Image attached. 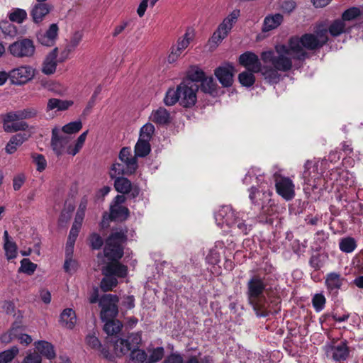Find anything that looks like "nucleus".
I'll return each mask as SVG.
<instances>
[{"label":"nucleus","instance_id":"f257e3e1","mask_svg":"<svg viewBox=\"0 0 363 363\" xmlns=\"http://www.w3.org/2000/svg\"><path fill=\"white\" fill-rule=\"evenodd\" d=\"M328 42L327 30L319 27L315 34H304L301 37L291 38L286 45H277L274 50L264 51L261 54L264 63H271L272 67L264 66L262 76L269 83L275 84L280 80V72H289L298 68L297 62L308 57V50L322 48Z\"/></svg>","mask_w":363,"mask_h":363},{"label":"nucleus","instance_id":"f03ea898","mask_svg":"<svg viewBox=\"0 0 363 363\" xmlns=\"http://www.w3.org/2000/svg\"><path fill=\"white\" fill-rule=\"evenodd\" d=\"M243 213H236L230 206H222L215 214L218 226H226L229 231L235 235H246L251 230L252 225L245 218Z\"/></svg>","mask_w":363,"mask_h":363},{"label":"nucleus","instance_id":"7ed1b4c3","mask_svg":"<svg viewBox=\"0 0 363 363\" xmlns=\"http://www.w3.org/2000/svg\"><path fill=\"white\" fill-rule=\"evenodd\" d=\"M118 297L112 294L104 295L99 299V306L101 308V318L103 321L106 320L104 330L109 336L118 334L122 328L119 320H111L118 314Z\"/></svg>","mask_w":363,"mask_h":363},{"label":"nucleus","instance_id":"20e7f679","mask_svg":"<svg viewBox=\"0 0 363 363\" xmlns=\"http://www.w3.org/2000/svg\"><path fill=\"white\" fill-rule=\"evenodd\" d=\"M249 192V198L251 201L255 204L261 205L263 213L269 216L267 218L266 222L272 223L273 218L271 216L273 215L274 209L272 202V191L269 181L262 179V182L257 186L252 184Z\"/></svg>","mask_w":363,"mask_h":363},{"label":"nucleus","instance_id":"39448f33","mask_svg":"<svg viewBox=\"0 0 363 363\" xmlns=\"http://www.w3.org/2000/svg\"><path fill=\"white\" fill-rule=\"evenodd\" d=\"M327 162L325 160L313 162L307 161L305 164V169L303 172V179L306 186V191L313 190L318 188L326 189L325 184L322 185V175L325 168Z\"/></svg>","mask_w":363,"mask_h":363},{"label":"nucleus","instance_id":"423d86ee","mask_svg":"<svg viewBox=\"0 0 363 363\" xmlns=\"http://www.w3.org/2000/svg\"><path fill=\"white\" fill-rule=\"evenodd\" d=\"M126 240V235L122 230H116L106 240L104 255L112 261L121 259L123 255L122 244Z\"/></svg>","mask_w":363,"mask_h":363},{"label":"nucleus","instance_id":"0eeeda50","mask_svg":"<svg viewBox=\"0 0 363 363\" xmlns=\"http://www.w3.org/2000/svg\"><path fill=\"white\" fill-rule=\"evenodd\" d=\"M240 13V10L235 9L223 20L213 33L211 38V43L218 45L228 35L236 23Z\"/></svg>","mask_w":363,"mask_h":363},{"label":"nucleus","instance_id":"6e6552de","mask_svg":"<svg viewBox=\"0 0 363 363\" xmlns=\"http://www.w3.org/2000/svg\"><path fill=\"white\" fill-rule=\"evenodd\" d=\"M199 85L191 81H183L179 84V104L184 108H191L197 101Z\"/></svg>","mask_w":363,"mask_h":363},{"label":"nucleus","instance_id":"1a4fd4ad","mask_svg":"<svg viewBox=\"0 0 363 363\" xmlns=\"http://www.w3.org/2000/svg\"><path fill=\"white\" fill-rule=\"evenodd\" d=\"M72 135H65L62 134L60 128H54L52 130L51 146L57 155H61L64 153L71 155L69 149L73 148Z\"/></svg>","mask_w":363,"mask_h":363},{"label":"nucleus","instance_id":"9d476101","mask_svg":"<svg viewBox=\"0 0 363 363\" xmlns=\"http://www.w3.org/2000/svg\"><path fill=\"white\" fill-rule=\"evenodd\" d=\"M8 50L13 57L23 58L33 56L35 48L31 40L23 38L11 43Z\"/></svg>","mask_w":363,"mask_h":363},{"label":"nucleus","instance_id":"9b49d317","mask_svg":"<svg viewBox=\"0 0 363 363\" xmlns=\"http://www.w3.org/2000/svg\"><path fill=\"white\" fill-rule=\"evenodd\" d=\"M3 128L7 133H13L19 130H26L28 124L21 121L19 111H11L2 116Z\"/></svg>","mask_w":363,"mask_h":363},{"label":"nucleus","instance_id":"f8f14e48","mask_svg":"<svg viewBox=\"0 0 363 363\" xmlns=\"http://www.w3.org/2000/svg\"><path fill=\"white\" fill-rule=\"evenodd\" d=\"M35 69L30 65H22L9 72L11 82L15 85H23L33 79Z\"/></svg>","mask_w":363,"mask_h":363},{"label":"nucleus","instance_id":"ddd939ff","mask_svg":"<svg viewBox=\"0 0 363 363\" xmlns=\"http://www.w3.org/2000/svg\"><path fill=\"white\" fill-rule=\"evenodd\" d=\"M277 192L285 200L292 199L295 196V186L292 180L288 177L275 175Z\"/></svg>","mask_w":363,"mask_h":363},{"label":"nucleus","instance_id":"4468645a","mask_svg":"<svg viewBox=\"0 0 363 363\" xmlns=\"http://www.w3.org/2000/svg\"><path fill=\"white\" fill-rule=\"evenodd\" d=\"M266 287L262 279L259 276L252 277L247 283V296L250 303H255L256 300L264 296L263 293Z\"/></svg>","mask_w":363,"mask_h":363},{"label":"nucleus","instance_id":"2eb2a0df","mask_svg":"<svg viewBox=\"0 0 363 363\" xmlns=\"http://www.w3.org/2000/svg\"><path fill=\"white\" fill-rule=\"evenodd\" d=\"M326 352L328 357L334 361L345 360L349 355V349L345 341L333 342L326 347Z\"/></svg>","mask_w":363,"mask_h":363},{"label":"nucleus","instance_id":"dca6fc26","mask_svg":"<svg viewBox=\"0 0 363 363\" xmlns=\"http://www.w3.org/2000/svg\"><path fill=\"white\" fill-rule=\"evenodd\" d=\"M319 27H322L327 30V38H328V33L333 37H337L342 33L350 32L352 26L351 24H348L341 18H337L333 21L328 28H326L323 24L318 25L313 34H315L316 30Z\"/></svg>","mask_w":363,"mask_h":363},{"label":"nucleus","instance_id":"f3484780","mask_svg":"<svg viewBox=\"0 0 363 363\" xmlns=\"http://www.w3.org/2000/svg\"><path fill=\"white\" fill-rule=\"evenodd\" d=\"M53 6L45 1H37L31 6L30 15L35 23H41L52 11Z\"/></svg>","mask_w":363,"mask_h":363},{"label":"nucleus","instance_id":"a211bd4d","mask_svg":"<svg viewBox=\"0 0 363 363\" xmlns=\"http://www.w3.org/2000/svg\"><path fill=\"white\" fill-rule=\"evenodd\" d=\"M235 70L230 64H225L215 69V76L224 87H229L233 84V76Z\"/></svg>","mask_w":363,"mask_h":363},{"label":"nucleus","instance_id":"6ab92c4d","mask_svg":"<svg viewBox=\"0 0 363 363\" xmlns=\"http://www.w3.org/2000/svg\"><path fill=\"white\" fill-rule=\"evenodd\" d=\"M240 64L246 67L249 71L262 74V68L258 57L250 52H245L239 57Z\"/></svg>","mask_w":363,"mask_h":363},{"label":"nucleus","instance_id":"aec40b11","mask_svg":"<svg viewBox=\"0 0 363 363\" xmlns=\"http://www.w3.org/2000/svg\"><path fill=\"white\" fill-rule=\"evenodd\" d=\"M59 28L56 23L51 24L45 32H40L37 35L38 41L44 46L51 47L56 41Z\"/></svg>","mask_w":363,"mask_h":363},{"label":"nucleus","instance_id":"412c9836","mask_svg":"<svg viewBox=\"0 0 363 363\" xmlns=\"http://www.w3.org/2000/svg\"><path fill=\"white\" fill-rule=\"evenodd\" d=\"M256 314L259 317H266L269 314L276 313L279 308H274V306L269 303L264 296L260 297L256 300L255 303H250Z\"/></svg>","mask_w":363,"mask_h":363},{"label":"nucleus","instance_id":"4be33fe9","mask_svg":"<svg viewBox=\"0 0 363 363\" xmlns=\"http://www.w3.org/2000/svg\"><path fill=\"white\" fill-rule=\"evenodd\" d=\"M345 281V279L340 274L331 272L326 275L325 284L330 293L337 294Z\"/></svg>","mask_w":363,"mask_h":363},{"label":"nucleus","instance_id":"5701e85b","mask_svg":"<svg viewBox=\"0 0 363 363\" xmlns=\"http://www.w3.org/2000/svg\"><path fill=\"white\" fill-rule=\"evenodd\" d=\"M119 159L125 165L127 174H130L135 172L138 168L137 160L135 157L132 156L130 148H122L119 153Z\"/></svg>","mask_w":363,"mask_h":363},{"label":"nucleus","instance_id":"b1692460","mask_svg":"<svg viewBox=\"0 0 363 363\" xmlns=\"http://www.w3.org/2000/svg\"><path fill=\"white\" fill-rule=\"evenodd\" d=\"M58 53L57 48H54L45 57L42 65V72L46 75H50L55 72L58 60H57Z\"/></svg>","mask_w":363,"mask_h":363},{"label":"nucleus","instance_id":"393cba45","mask_svg":"<svg viewBox=\"0 0 363 363\" xmlns=\"http://www.w3.org/2000/svg\"><path fill=\"white\" fill-rule=\"evenodd\" d=\"M114 187L118 192L123 194L131 192L133 197L139 194V189L137 186H133L130 181L125 177L117 178L114 182Z\"/></svg>","mask_w":363,"mask_h":363},{"label":"nucleus","instance_id":"a878e982","mask_svg":"<svg viewBox=\"0 0 363 363\" xmlns=\"http://www.w3.org/2000/svg\"><path fill=\"white\" fill-rule=\"evenodd\" d=\"M150 120L160 125L168 124L171 122V113L164 107H160L152 111Z\"/></svg>","mask_w":363,"mask_h":363},{"label":"nucleus","instance_id":"bb28decb","mask_svg":"<svg viewBox=\"0 0 363 363\" xmlns=\"http://www.w3.org/2000/svg\"><path fill=\"white\" fill-rule=\"evenodd\" d=\"M73 104L74 102L72 100H61L59 99L52 98L48 100L45 111L46 112L52 111H63L67 110Z\"/></svg>","mask_w":363,"mask_h":363},{"label":"nucleus","instance_id":"cd10ccee","mask_svg":"<svg viewBox=\"0 0 363 363\" xmlns=\"http://www.w3.org/2000/svg\"><path fill=\"white\" fill-rule=\"evenodd\" d=\"M30 137V133H23L13 135L6 146V152L8 154L13 153L25 141Z\"/></svg>","mask_w":363,"mask_h":363},{"label":"nucleus","instance_id":"c85d7f7f","mask_svg":"<svg viewBox=\"0 0 363 363\" xmlns=\"http://www.w3.org/2000/svg\"><path fill=\"white\" fill-rule=\"evenodd\" d=\"M102 271L104 276L115 275L118 277H125L127 275L128 269L125 265L116 262L108 264Z\"/></svg>","mask_w":363,"mask_h":363},{"label":"nucleus","instance_id":"c756f323","mask_svg":"<svg viewBox=\"0 0 363 363\" xmlns=\"http://www.w3.org/2000/svg\"><path fill=\"white\" fill-rule=\"evenodd\" d=\"M77 323V316L74 311L72 308H65L60 316V323L67 329H72Z\"/></svg>","mask_w":363,"mask_h":363},{"label":"nucleus","instance_id":"7c9ffc66","mask_svg":"<svg viewBox=\"0 0 363 363\" xmlns=\"http://www.w3.org/2000/svg\"><path fill=\"white\" fill-rule=\"evenodd\" d=\"M35 347L38 352L49 359H53L55 357L53 345L47 341L35 342Z\"/></svg>","mask_w":363,"mask_h":363},{"label":"nucleus","instance_id":"2f4dec72","mask_svg":"<svg viewBox=\"0 0 363 363\" xmlns=\"http://www.w3.org/2000/svg\"><path fill=\"white\" fill-rule=\"evenodd\" d=\"M283 21V16L280 13L269 15L264 20V31H269L277 28Z\"/></svg>","mask_w":363,"mask_h":363},{"label":"nucleus","instance_id":"473e14b6","mask_svg":"<svg viewBox=\"0 0 363 363\" xmlns=\"http://www.w3.org/2000/svg\"><path fill=\"white\" fill-rule=\"evenodd\" d=\"M260 169L257 168L250 169L245 174L243 179V183L248 185L252 183H256L255 186L259 184L262 179H265L264 176L260 173Z\"/></svg>","mask_w":363,"mask_h":363},{"label":"nucleus","instance_id":"72a5a7b5","mask_svg":"<svg viewBox=\"0 0 363 363\" xmlns=\"http://www.w3.org/2000/svg\"><path fill=\"white\" fill-rule=\"evenodd\" d=\"M114 353L118 357L125 355L128 352L132 350L131 344L125 339L118 338L113 342Z\"/></svg>","mask_w":363,"mask_h":363},{"label":"nucleus","instance_id":"f704fd0d","mask_svg":"<svg viewBox=\"0 0 363 363\" xmlns=\"http://www.w3.org/2000/svg\"><path fill=\"white\" fill-rule=\"evenodd\" d=\"M128 216V209L121 205H111L110 216L114 220H124Z\"/></svg>","mask_w":363,"mask_h":363},{"label":"nucleus","instance_id":"c9c22d12","mask_svg":"<svg viewBox=\"0 0 363 363\" xmlns=\"http://www.w3.org/2000/svg\"><path fill=\"white\" fill-rule=\"evenodd\" d=\"M27 16L26 11L19 8L12 9L8 13L10 21L17 23H22L27 18Z\"/></svg>","mask_w":363,"mask_h":363},{"label":"nucleus","instance_id":"e433bc0d","mask_svg":"<svg viewBox=\"0 0 363 363\" xmlns=\"http://www.w3.org/2000/svg\"><path fill=\"white\" fill-rule=\"evenodd\" d=\"M194 30L191 28L187 29L184 36L179 39L177 44L175 46L177 48V50L183 52L189 46L190 42L194 39Z\"/></svg>","mask_w":363,"mask_h":363},{"label":"nucleus","instance_id":"4c0bfd02","mask_svg":"<svg viewBox=\"0 0 363 363\" xmlns=\"http://www.w3.org/2000/svg\"><path fill=\"white\" fill-rule=\"evenodd\" d=\"M150 142L138 139L135 146V154L137 157H143L147 155L150 152Z\"/></svg>","mask_w":363,"mask_h":363},{"label":"nucleus","instance_id":"58836bf2","mask_svg":"<svg viewBox=\"0 0 363 363\" xmlns=\"http://www.w3.org/2000/svg\"><path fill=\"white\" fill-rule=\"evenodd\" d=\"M177 102L179 104V85L176 89H169L164 98V103L167 106H173Z\"/></svg>","mask_w":363,"mask_h":363},{"label":"nucleus","instance_id":"ea45409f","mask_svg":"<svg viewBox=\"0 0 363 363\" xmlns=\"http://www.w3.org/2000/svg\"><path fill=\"white\" fill-rule=\"evenodd\" d=\"M0 30L5 37L14 38L18 35L17 28L7 21L0 22Z\"/></svg>","mask_w":363,"mask_h":363},{"label":"nucleus","instance_id":"a19ab883","mask_svg":"<svg viewBox=\"0 0 363 363\" xmlns=\"http://www.w3.org/2000/svg\"><path fill=\"white\" fill-rule=\"evenodd\" d=\"M205 77V73L198 67L193 66L187 72V79L185 81H191L196 84Z\"/></svg>","mask_w":363,"mask_h":363},{"label":"nucleus","instance_id":"79ce46f5","mask_svg":"<svg viewBox=\"0 0 363 363\" xmlns=\"http://www.w3.org/2000/svg\"><path fill=\"white\" fill-rule=\"evenodd\" d=\"M82 128V123L80 121H76L65 125L60 130L63 135H71L79 132Z\"/></svg>","mask_w":363,"mask_h":363},{"label":"nucleus","instance_id":"37998d69","mask_svg":"<svg viewBox=\"0 0 363 363\" xmlns=\"http://www.w3.org/2000/svg\"><path fill=\"white\" fill-rule=\"evenodd\" d=\"M339 247L341 251L346 253H350L354 250L357 247V244L353 238L347 237L340 240Z\"/></svg>","mask_w":363,"mask_h":363},{"label":"nucleus","instance_id":"c03bdc74","mask_svg":"<svg viewBox=\"0 0 363 363\" xmlns=\"http://www.w3.org/2000/svg\"><path fill=\"white\" fill-rule=\"evenodd\" d=\"M129 363H144L147 362V354L143 350L138 348L130 350Z\"/></svg>","mask_w":363,"mask_h":363},{"label":"nucleus","instance_id":"a18cd8bd","mask_svg":"<svg viewBox=\"0 0 363 363\" xmlns=\"http://www.w3.org/2000/svg\"><path fill=\"white\" fill-rule=\"evenodd\" d=\"M18 347L13 346L11 348L0 352V363H9L18 354Z\"/></svg>","mask_w":363,"mask_h":363},{"label":"nucleus","instance_id":"49530a36","mask_svg":"<svg viewBox=\"0 0 363 363\" xmlns=\"http://www.w3.org/2000/svg\"><path fill=\"white\" fill-rule=\"evenodd\" d=\"M155 126L151 123H147L140 130L139 139L150 142L154 133Z\"/></svg>","mask_w":363,"mask_h":363},{"label":"nucleus","instance_id":"de8ad7c7","mask_svg":"<svg viewBox=\"0 0 363 363\" xmlns=\"http://www.w3.org/2000/svg\"><path fill=\"white\" fill-rule=\"evenodd\" d=\"M201 82V89L203 92L211 95H213L216 92V84L211 77H204Z\"/></svg>","mask_w":363,"mask_h":363},{"label":"nucleus","instance_id":"09e8293b","mask_svg":"<svg viewBox=\"0 0 363 363\" xmlns=\"http://www.w3.org/2000/svg\"><path fill=\"white\" fill-rule=\"evenodd\" d=\"M361 15V11L357 7H351L345 10L342 16L341 19L347 22L348 24H351V21L354 20Z\"/></svg>","mask_w":363,"mask_h":363},{"label":"nucleus","instance_id":"8fccbe9b","mask_svg":"<svg viewBox=\"0 0 363 363\" xmlns=\"http://www.w3.org/2000/svg\"><path fill=\"white\" fill-rule=\"evenodd\" d=\"M118 284V281L116 278L113 277L112 275H106L101 280L100 287L104 291H109L113 289V288L116 287Z\"/></svg>","mask_w":363,"mask_h":363},{"label":"nucleus","instance_id":"3c124183","mask_svg":"<svg viewBox=\"0 0 363 363\" xmlns=\"http://www.w3.org/2000/svg\"><path fill=\"white\" fill-rule=\"evenodd\" d=\"M238 79L242 86L250 87L255 83V77L253 72L245 71L239 74Z\"/></svg>","mask_w":363,"mask_h":363},{"label":"nucleus","instance_id":"603ef678","mask_svg":"<svg viewBox=\"0 0 363 363\" xmlns=\"http://www.w3.org/2000/svg\"><path fill=\"white\" fill-rule=\"evenodd\" d=\"M87 134L88 130L84 131L78 137L75 142L72 143L73 148L69 150V152L71 153V155L74 156L82 148L84 143L86 140Z\"/></svg>","mask_w":363,"mask_h":363},{"label":"nucleus","instance_id":"864d4df0","mask_svg":"<svg viewBox=\"0 0 363 363\" xmlns=\"http://www.w3.org/2000/svg\"><path fill=\"white\" fill-rule=\"evenodd\" d=\"M124 174L127 173L126 168L125 169L123 165L118 162H115L111 165L109 170V175L111 179H115L116 180L117 178L121 177V176Z\"/></svg>","mask_w":363,"mask_h":363},{"label":"nucleus","instance_id":"5fc2aeb1","mask_svg":"<svg viewBox=\"0 0 363 363\" xmlns=\"http://www.w3.org/2000/svg\"><path fill=\"white\" fill-rule=\"evenodd\" d=\"M5 255L8 259H14L17 255V246L14 242H5L4 245Z\"/></svg>","mask_w":363,"mask_h":363},{"label":"nucleus","instance_id":"6e6d98bb","mask_svg":"<svg viewBox=\"0 0 363 363\" xmlns=\"http://www.w3.org/2000/svg\"><path fill=\"white\" fill-rule=\"evenodd\" d=\"M20 113V118L21 121L25 119H31L37 116L38 111L35 107H27L23 109L18 110Z\"/></svg>","mask_w":363,"mask_h":363},{"label":"nucleus","instance_id":"4d7b16f0","mask_svg":"<svg viewBox=\"0 0 363 363\" xmlns=\"http://www.w3.org/2000/svg\"><path fill=\"white\" fill-rule=\"evenodd\" d=\"M37 265L28 259H23L21 262L20 270L28 274H32L36 269Z\"/></svg>","mask_w":363,"mask_h":363},{"label":"nucleus","instance_id":"13d9d810","mask_svg":"<svg viewBox=\"0 0 363 363\" xmlns=\"http://www.w3.org/2000/svg\"><path fill=\"white\" fill-rule=\"evenodd\" d=\"M77 267L78 264L72 258V255H66V259L64 264V269L65 272L72 274L77 271Z\"/></svg>","mask_w":363,"mask_h":363},{"label":"nucleus","instance_id":"bf43d9fd","mask_svg":"<svg viewBox=\"0 0 363 363\" xmlns=\"http://www.w3.org/2000/svg\"><path fill=\"white\" fill-rule=\"evenodd\" d=\"M164 356L163 347H157L154 349L150 356L147 357V363H154L160 361Z\"/></svg>","mask_w":363,"mask_h":363},{"label":"nucleus","instance_id":"052dcab7","mask_svg":"<svg viewBox=\"0 0 363 363\" xmlns=\"http://www.w3.org/2000/svg\"><path fill=\"white\" fill-rule=\"evenodd\" d=\"M312 303L315 311H320L325 306V298L322 294H317L313 297Z\"/></svg>","mask_w":363,"mask_h":363},{"label":"nucleus","instance_id":"680f3d73","mask_svg":"<svg viewBox=\"0 0 363 363\" xmlns=\"http://www.w3.org/2000/svg\"><path fill=\"white\" fill-rule=\"evenodd\" d=\"M87 202L86 200H82L79 206V208L77 210V212L76 213L74 221L75 223H79L80 225L82 224L84 215H85V211L86 208Z\"/></svg>","mask_w":363,"mask_h":363},{"label":"nucleus","instance_id":"e2e57ef3","mask_svg":"<svg viewBox=\"0 0 363 363\" xmlns=\"http://www.w3.org/2000/svg\"><path fill=\"white\" fill-rule=\"evenodd\" d=\"M32 158L37 166L38 171L42 172L45 169L47 162L45 157L42 155L33 154Z\"/></svg>","mask_w":363,"mask_h":363},{"label":"nucleus","instance_id":"0e129e2a","mask_svg":"<svg viewBox=\"0 0 363 363\" xmlns=\"http://www.w3.org/2000/svg\"><path fill=\"white\" fill-rule=\"evenodd\" d=\"M41 356L37 352H30L26 354L21 363H41Z\"/></svg>","mask_w":363,"mask_h":363},{"label":"nucleus","instance_id":"69168bd1","mask_svg":"<svg viewBox=\"0 0 363 363\" xmlns=\"http://www.w3.org/2000/svg\"><path fill=\"white\" fill-rule=\"evenodd\" d=\"M296 7V4L292 0H284L281 4V9L287 13H291Z\"/></svg>","mask_w":363,"mask_h":363},{"label":"nucleus","instance_id":"338daca9","mask_svg":"<svg viewBox=\"0 0 363 363\" xmlns=\"http://www.w3.org/2000/svg\"><path fill=\"white\" fill-rule=\"evenodd\" d=\"M126 341H129L132 346V350L137 348L142 341L141 335L140 333H133L130 335L127 339H125Z\"/></svg>","mask_w":363,"mask_h":363},{"label":"nucleus","instance_id":"774afa93","mask_svg":"<svg viewBox=\"0 0 363 363\" xmlns=\"http://www.w3.org/2000/svg\"><path fill=\"white\" fill-rule=\"evenodd\" d=\"M90 243L94 249H99L103 245V240L99 235L93 233L90 236Z\"/></svg>","mask_w":363,"mask_h":363}]
</instances>
